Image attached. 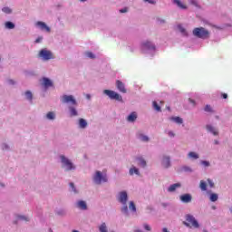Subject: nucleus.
Segmentation results:
<instances>
[{
	"label": "nucleus",
	"mask_w": 232,
	"mask_h": 232,
	"mask_svg": "<svg viewBox=\"0 0 232 232\" xmlns=\"http://www.w3.org/2000/svg\"><path fill=\"white\" fill-rule=\"evenodd\" d=\"M205 111H208V112L213 111V110L211 109V105H206Z\"/></svg>",
	"instance_id": "a19ab883"
},
{
	"label": "nucleus",
	"mask_w": 232,
	"mask_h": 232,
	"mask_svg": "<svg viewBox=\"0 0 232 232\" xmlns=\"http://www.w3.org/2000/svg\"><path fill=\"white\" fill-rule=\"evenodd\" d=\"M218 200V195L212 193L210 194V201L211 202H217Z\"/></svg>",
	"instance_id": "bb28decb"
},
{
	"label": "nucleus",
	"mask_w": 232,
	"mask_h": 232,
	"mask_svg": "<svg viewBox=\"0 0 232 232\" xmlns=\"http://www.w3.org/2000/svg\"><path fill=\"white\" fill-rule=\"evenodd\" d=\"M208 186L210 188H215V183L213 182V180H211L210 179H208Z\"/></svg>",
	"instance_id": "58836bf2"
},
{
	"label": "nucleus",
	"mask_w": 232,
	"mask_h": 232,
	"mask_svg": "<svg viewBox=\"0 0 232 232\" xmlns=\"http://www.w3.org/2000/svg\"><path fill=\"white\" fill-rule=\"evenodd\" d=\"M221 97H222L223 99H227V93H222V94H221Z\"/></svg>",
	"instance_id": "8fccbe9b"
},
{
	"label": "nucleus",
	"mask_w": 232,
	"mask_h": 232,
	"mask_svg": "<svg viewBox=\"0 0 232 232\" xmlns=\"http://www.w3.org/2000/svg\"><path fill=\"white\" fill-rule=\"evenodd\" d=\"M43 41V37H38L36 40H35V43H41Z\"/></svg>",
	"instance_id": "09e8293b"
},
{
	"label": "nucleus",
	"mask_w": 232,
	"mask_h": 232,
	"mask_svg": "<svg viewBox=\"0 0 232 232\" xmlns=\"http://www.w3.org/2000/svg\"><path fill=\"white\" fill-rule=\"evenodd\" d=\"M174 4L177 5V6H179V8H181V10H186V8H188V6H186V5L182 4V2H180V0H174Z\"/></svg>",
	"instance_id": "6ab92c4d"
},
{
	"label": "nucleus",
	"mask_w": 232,
	"mask_h": 232,
	"mask_svg": "<svg viewBox=\"0 0 232 232\" xmlns=\"http://www.w3.org/2000/svg\"><path fill=\"white\" fill-rule=\"evenodd\" d=\"M80 1H82V2H83V3H84V1H86V0H80Z\"/></svg>",
	"instance_id": "e2e57ef3"
},
{
	"label": "nucleus",
	"mask_w": 232,
	"mask_h": 232,
	"mask_svg": "<svg viewBox=\"0 0 232 232\" xmlns=\"http://www.w3.org/2000/svg\"><path fill=\"white\" fill-rule=\"evenodd\" d=\"M170 121H173L174 122H176V124H182V122H184V121L180 117H171Z\"/></svg>",
	"instance_id": "4be33fe9"
},
{
	"label": "nucleus",
	"mask_w": 232,
	"mask_h": 232,
	"mask_svg": "<svg viewBox=\"0 0 232 232\" xmlns=\"http://www.w3.org/2000/svg\"><path fill=\"white\" fill-rule=\"evenodd\" d=\"M134 232H143V231L140 229H136V230H134Z\"/></svg>",
	"instance_id": "5fc2aeb1"
},
{
	"label": "nucleus",
	"mask_w": 232,
	"mask_h": 232,
	"mask_svg": "<svg viewBox=\"0 0 232 232\" xmlns=\"http://www.w3.org/2000/svg\"><path fill=\"white\" fill-rule=\"evenodd\" d=\"M188 159H193L194 160H197V159L199 158L198 154L193 151L188 152Z\"/></svg>",
	"instance_id": "412c9836"
},
{
	"label": "nucleus",
	"mask_w": 232,
	"mask_h": 232,
	"mask_svg": "<svg viewBox=\"0 0 232 232\" xmlns=\"http://www.w3.org/2000/svg\"><path fill=\"white\" fill-rule=\"evenodd\" d=\"M5 28H8V30H14V28H15V24L12 22H6Z\"/></svg>",
	"instance_id": "a878e982"
},
{
	"label": "nucleus",
	"mask_w": 232,
	"mask_h": 232,
	"mask_svg": "<svg viewBox=\"0 0 232 232\" xmlns=\"http://www.w3.org/2000/svg\"><path fill=\"white\" fill-rule=\"evenodd\" d=\"M193 35L195 37H198V39H208L209 38V31L206 30L204 27H196L192 31Z\"/></svg>",
	"instance_id": "f257e3e1"
},
{
	"label": "nucleus",
	"mask_w": 232,
	"mask_h": 232,
	"mask_svg": "<svg viewBox=\"0 0 232 232\" xmlns=\"http://www.w3.org/2000/svg\"><path fill=\"white\" fill-rule=\"evenodd\" d=\"M46 117L49 121H53V119H55V113L52 112V111H49L47 114H46Z\"/></svg>",
	"instance_id": "cd10ccee"
},
{
	"label": "nucleus",
	"mask_w": 232,
	"mask_h": 232,
	"mask_svg": "<svg viewBox=\"0 0 232 232\" xmlns=\"http://www.w3.org/2000/svg\"><path fill=\"white\" fill-rule=\"evenodd\" d=\"M100 232H108V228L106 227V223H102L101 226H100Z\"/></svg>",
	"instance_id": "c756f323"
},
{
	"label": "nucleus",
	"mask_w": 232,
	"mask_h": 232,
	"mask_svg": "<svg viewBox=\"0 0 232 232\" xmlns=\"http://www.w3.org/2000/svg\"><path fill=\"white\" fill-rule=\"evenodd\" d=\"M201 164H202V166H205L206 168H208V166H210L209 161H207V160H201Z\"/></svg>",
	"instance_id": "e433bc0d"
},
{
	"label": "nucleus",
	"mask_w": 232,
	"mask_h": 232,
	"mask_svg": "<svg viewBox=\"0 0 232 232\" xmlns=\"http://www.w3.org/2000/svg\"><path fill=\"white\" fill-rule=\"evenodd\" d=\"M181 202H184L185 204H189L191 202V195L189 194H184L180 196Z\"/></svg>",
	"instance_id": "ddd939ff"
},
{
	"label": "nucleus",
	"mask_w": 232,
	"mask_h": 232,
	"mask_svg": "<svg viewBox=\"0 0 232 232\" xmlns=\"http://www.w3.org/2000/svg\"><path fill=\"white\" fill-rule=\"evenodd\" d=\"M121 14H126V12H128V8H123L120 10Z\"/></svg>",
	"instance_id": "a18cd8bd"
},
{
	"label": "nucleus",
	"mask_w": 232,
	"mask_h": 232,
	"mask_svg": "<svg viewBox=\"0 0 232 232\" xmlns=\"http://www.w3.org/2000/svg\"><path fill=\"white\" fill-rule=\"evenodd\" d=\"M153 108L154 110H156V111H160V106H159V103H157V102H153Z\"/></svg>",
	"instance_id": "72a5a7b5"
},
{
	"label": "nucleus",
	"mask_w": 232,
	"mask_h": 232,
	"mask_svg": "<svg viewBox=\"0 0 232 232\" xmlns=\"http://www.w3.org/2000/svg\"><path fill=\"white\" fill-rule=\"evenodd\" d=\"M25 97H26L27 101H32V99H33L32 92H30V91L25 92Z\"/></svg>",
	"instance_id": "2f4dec72"
},
{
	"label": "nucleus",
	"mask_w": 232,
	"mask_h": 232,
	"mask_svg": "<svg viewBox=\"0 0 232 232\" xmlns=\"http://www.w3.org/2000/svg\"><path fill=\"white\" fill-rule=\"evenodd\" d=\"M141 46L144 50H155V44L150 41L143 42Z\"/></svg>",
	"instance_id": "1a4fd4ad"
},
{
	"label": "nucleus",
	"mask_w": 232,
	"mask_h": 232,
	"mask_svg": "<svg viewBox=\"0 0 232 232\" xmlns=\"http://www.w3.org/2000/svg\"><path fill=\"white\" fill-rule=\"evenodd\" d=\"M93 180L95 184H101L102 182H108V176L106 173L102 174V172L97 170L95 175L93 176Z\"/></svg>",
	"instance_id": "7ed1b4c3"
},
{
	"label": "nucleus",
	"mask_w": 232,
	"mask_h": 232,
	"mask_svg": "<svg viewBox=\"0 0 232 232\" xmlns=\"http://www.w3.org/2000/svg\"><path fill=\"white\" fill-rule=\"evenodd\" d=\"M190 5H193L194 6H198V3L197 0H190Z\"/></svg>",
	"instance_id": "79ce46f5"
},
{
	"label": "nucleus",
	"mask_w": 232,
	"mask_h": 232,
	"mask_svg": "<svg viewBox=\"0 0 232 232\" xmlns=\"http://www.w3.org/2000/svg\"><path fill=\"white\" fill-rule=\"evenodd\" d=\"M88 126V122L84 119H80L79 120V127L82 128V130H84Z\"/></svg>",
	"instance_id": "f3484780"
},
{
	"label": "nucleus",
	"mask_w": 232,
	"mask_h": 232,
	"mask_svg": "<svg viewBox=\"0 0 232 232\" xmlns=\"http://www.w3.org/2000/svg\"><path fill=\"white\" fill-rule=\"evenodd\" d=\"M162 166L165 168H169V166H171V163L169 161V157L163 158Z\"/></svg>",
	"instance_id": "dca6fc26"
},
{
	"label": "nucleus",
	"mask_w": 232,
	"mask_h": 232,
	"mask_svg": "<svg viewBox=\"0 0 232 232\" xmlns=\"http://www.w3.org/2000/svg\"><path fill=\"white\" fill-rule=\"evenodd\" d=\"M118 200L121 202V204L126 206V203L128 202V193L126 191L120 192Z\"/></svg>",
	"instance_id": "6e6552de"
},
{
	"label": "nucleus",
	"mask_w": 232,
	"mask_h": 232,
	"mask_svg": "<svg viewBox=\"0 0 232 232\" xmlns=\"http://www.w3.org/2000/svg\"><path fill=\"white\" fill-rule=\"evenodd\" d=\"M103 93L108 95L109 99H111L112 101H119V102H122V96L114 91L104 90Z\"/></svg>",
	"instance_id": "20e7f679"
},
{
	"label": "nucleus",
	"mask_w": 232,
	"mask_h": 232,
	"mask_svg": "<svg viewBox=\"0 0 232 232\" xmlns=\"http://www.w3.org/2000/svg\"><path fill=\"white\" fill-rule=\"evenodd\" d=\"M70 112H71V117H76L77 113V110H75V108L73 107H70Z\"/></svg>",
	"instance_id": "c85d7f7f"
},
{
	"label": "nucleus",
	"mask_w": 232,
	"mask_h": 232,
	"mask_svg": "<svg viewBox=\"0 0 232 232\" xmlns=\"http://www.w3.org/2000/svg\"><path fill=\"white\" fill-rule=\"evenodd\" d=\"M116 88L119 90V92H121V93H126L127 92L124 83L120 80L116 81Z\"/></svg>",
	"instance_id": "9d476101"
},
{
	"label": "nucleus",
	"mask_w": 232,
	"mask_h": 232,
	"mask_svg": "<svg viewBox=\"0 0 232 232\" xmlns=\"http://www.w3.org/2000/svg\"><path fill=\"white\" fill-rule=\"evenodd\" d=\"M42 81V86H44V88H52V86H53V82H52V80L46 77H44Z\"/></svg>",
	"instance_id": "9b49d317"
},
{
	"label": "nucleus",
	"mask_w": 232,
	"mask_h": 232,
	"mask_svg": "<svg viewBox=\"0 0 232 232\" xmlns=\"http://www.w3.org/2000/svg\"><path fill=\"white\" fill-rule=\"evenodd\" d=\"M199 188L201 191H208V184L204 180H201L199 183Z\"/></svg>",
	"instance_id": "b1692460"
},
{
	"label": "nucleus",
	"mask_w": 232,
	"mask_h": 232,
	"mask_svg": "<svg viewBox=\"0 0 232 232\" xmlns=\"http://www.w3.org/2000/svg\"><path fill=\"white\" fill-rule=\"evenodd\" d=\"M163 232H169V231H168V228L164 227Z\"/></svg>",
	"instance_id": "864d4df0"
},
{
	"label": "nucleus",
	"mask_w": 232,
	"mask_h": 232,
	"mask_svg": "<svg viewBox=\"0 0 232 232\" xmlns=\"http://www.w3.org/2000/svg\"><path fill=\"white\" fill-rule=\"evenodd\" d=\"M215 144H218V140H216V141H215Z\"/></svg>",
	"instance_id": "13d9d810"
},
{
	"label": "nucleus",
	"mask_w": 232,
	"mask_h": 232,
	"mask_svg": "<svg viewBox=\"0 0 232 232\" xmlns=\"http://www.w3.org/2000/svg\"><path fill=\"white\" fill-rule=\"evenodd\" d=\"M179 30H180V33H181V34H184V32H186V29H184V28H182V27H180Z\"/></svg>",
	"instance_id": "3c124183"
},
{
	"label": "nucleus",
	"mask_w": 232,
	"mask_h": 232,
	"mask_svg": "<svg viewBox=\"0 0 232 232\" xmlns=\"http://www.w3.org/2000/svg\"><path fill=\"white\" fill-rule=\"evenodd\" d=\"M203 232H208V230L204 229Z\"/></svg>",
	"instance_id": "680f3d73"
},
{
	"label": "nucleus",
	"mask_w": 232,
	"mask_h": 232,
	"mask_svg": "<svg viewBox=\"0 0 232 232\" xmlns=\"http://www.w3.org/2000/svg\"><path fill=\"white\" fill-rule=\"evenodd\" d=\"M2 11L5 13V14H12V9H10L9 7H4L2 9Z\"/></svg>",
	"instance_id": "f704fd0d"
},
{
	"label": "nucleus",
	"mask_w": 232,
	"mask_h": 232,
	"mask_svg": "<svg viewBox=\"0 0 232 232\" xmlns=\"http://www.w3.org/2000/svg\"><path fill=\"white\" fill-rule=\"evenodd\" d=\"M133 173H135V175H139V169H137V168H131L130 169V175H133Z\"/></svg>",
	"instance_id": "473e14b6"
},
{
	"label": "nucleus",
	"mask_w": 232,
	"mask_h": 232,
	"mask_svg": "<svg viewBox=\"0 0 232 232\" xmlns=\"http://www.w3.org/2000/svg\"><path fill=\"white\" fill-rule=\"evenodd\" d=\"M186 221H183V224L187 227H195L196 229L200 227V225H198V221H197V219H195V217H193L189 214H188L186 216Z\"/></svg>",
	"instance_id": "f03ea898"
},
{
	"label": "nucleus",
	"mask_w": 232,
	"mask_h": 232,
	"mask_svg": "<svg viewBox=\"0 0 232 232\" xmlns=\"http://www.w3.org/2000/svg\"><path fill=\"white\" fill-rule=\"evenodd\" d=\"M127 121L129 122H135V121H137V112L133 111L131 112L128 117H127Z\"/></svg>",
	"instance_id": "2eb2a0df"
},
{
	"label": "nucleus",
	"mask_w": 232,
	"mask_h": 232,
	"mask_svg": "<svg viewBox=\"0 0 232 232\" xmlns=\"http://www.w3.org/2000/svg\"><path fill=\"white\" fill-rule=\"evenodd\" d=\"M62 163L66 168V171H72V169H75V167L73 166V163L70 161L66 157L61 156Z\"/></svg>",
	"instance_id": "0eeeda50"
},
{
	"label": "nucleus",
	"mask_w": 232,
	"mask_h": 232,
	"mask_svg": "<svg viewBox=\"0 0 232 232\" xmlns=\"http://www.w3.org/2000/svg\"><path fill=\"white\" fill-rule=\"evenodd\" d=\"M160 104H164V102H160Z\"/></svg>",
	"instance_id": "052dcab7"
},
{
	"label": "nucleus",
	"mask_w": 232,
	"mask_h": 232,
	"mask_svg": "<svg viewBox=\"0 0 232 232\" xmlns=\"http://www.w3.org/2000/svg\"><path fill=\"white\" fill-rule=\"evenodd\" d=\"M143 227H144L145 231H150L151 230V227L150 225L146 224V223L143 225Z\"/></svg>",
	"instance_id": "4c0bfd02"
},
{
	"label": "nucleus",
	"mask_w": 232,
	"mask_h": 232,
	"mask_svg": "<svg viewBox=\"0 0 232 232\" xmlns=\"http://www.w3.org/2000/svg\"><path fill=\"white\" fill-rule=\"evenodd\" d=\"M86 55L89 57V59H95V54H93L92 52H87Z\"/></svg>",
	"instance_id": "c9c22d12"
},
{
	"label": "nucleus",
	"mask_w": 232,
	"mask_h": 232,
	"mask_svg": "<svg viewBox=\"0 0 232 232\" xmlns=\"http://www.w3.org/2000/svg\"><path fill=\"white\" fill-rule=\"evenodd\" d=\"M72 232H79L78 230H72Z\"/></svg>",
	"instance_id": "bf43d9fd"
},
{
	"label": "nucleus",
	"mask_w": 232,
	"mask_h": 232,
	"mask_svg": "<svg viewBox=\"0 0 232 232\" xmlns=\"http://www.w3.org/2000/svg\"><path fill=\"white\" fill-rule=\"evenodd\" d=\"M62 102L63 104H72V106H77V101L73 95H63L62 97Z\"/></svg>",
	"instance_id": "39448f33"
},
{
	"label": "nucleus",
	"mask_w": 232,
	"mask_h": 232,
	"mask_svg": "<svg viewBox=\"0 0 232 232\" xmlns=\"http://www.w3.org/2000/svg\"><path fill=\"white\" fill-rule=\"evenodd\" d=\"M145 3H150V5H155V0H144Z\"/></svg>",
	"instance_id": "c03bdc74"
},
{
	"label": "nucleus",
	"mask_w": 232,
	"mask_h": 232,
	"mask_svg": "<svg viewBox=\"0 0 232 232\" xmlns=\"http://www.w3.org/2000/svg\"><path fill=\"white\" fill-rule=\"evenodd\" d=\"M122 213L128 214V206L125 204L121 208Z\"/></svg>",
	"instance_id": "ea45409f"
},
{
	"label": "nucleus",
	"mask_w": 232,
	"mask_h": 232,
	"mask_svg": "<svg viewBox=\"0 0 232 232\" xmlns=\"http://www.w3.org/2000/svg\"><path fill=\"white\" fill-rule=\"evenodd\" d=\"M129 208L130 211H133V213L137 211V207L135 206V203L133 201H130Z\"/></svg>",
	"instance_id": "393cba45"
},
{
	"label": "nucleus",
	"mask_w": 232,
	"mask_h": 232,
	"mask_svg": "<svg viewBox=\"0 0 232 232\" xmlns=\"http://www.w3.org/2000/svg\"><path fill=\"white\" fill-rule=\"evenodd\" d=\"M207 130L208 131H210V133H213V135H218V131L217 130V129L211 125H207Z\"/></svg>",
	"instance_id": "aec40b11"
},
{
	"label": "nucleus",
	"mask_w": 232,
	"mask_h": 232,
	"mask_svg": "<svg viewBox=\"0 0 232 232\" xmlns=\"http://www.w3.org/2000/svg\"><path fill=\"white\" fill-rule=\"evenodd\" d=\"M18 218L20 220H28V218H26V217H24V216H19Z\"/></svg>",
	"instance_id": "49530a36"
},
{
	"label": "nucleus",
	"mask_w": 232,
	"mask_h": 232,
	"mask_svg": "<svg viewBox=\"0 0 232 232\" xmlns=\"http://www.w3.org/2000/svg\"><path fill=\"white\" fill-rule=\"evenodd\" d=\"M39 57H42L44 61H50V59H53V54L49 50L42 49L39 53Z\"/></svg>",
	"instance_id": "423d86ee"
},
{
	"label": "nucleus",
	"mask_w": 232,
	"mask_h": 232,
	"mask_svg": "<svg viewBox=\"0 0 232 232\" xmlns=\"http://www.w3.org/2000/svg\"><path fill=\"white\" fill-rule=\"evenodd\" d=\"M138 139H140V140H142L143 142H148V140H150V138L142 133L138 134Z\"/></svg>",
	"instance_id": "5701e85b"
},
{
	"label": "nucleus",
	"mask_w": 232,
	"mask_h": 232,
	"mask_svg": "<svg viewBox=\"0 0 232 232\" xmlns=\"http://www.w3.org/2000/svg\"><path fill=\"white\" fill-rule=\"evenodd\" d=\"M139 166H141V168H146V160H144L142 158L139 159Z\"/></svg>",
	"instance_id": "7c9ffc66"
},
{
	"label": "nucleus",
	"mask_w": 232,
	"mask_h": 232,
	"mask_svg": "<svg viewBox=\"0 0 232 232\" xmlns=\"http://www.w3.org/2000/svg\"><path fill=\"white\" fill-rule=\"evenodd\" d=\"M10 84H14V81L10 80L9 81Z\"/></svg>",
	"instance_id": "6e6d98bb"
},
{
	"label": "nucleus",
	"mask_w": 232,
	"mask_h": 232,
	"mask_svg": "<svg viewBox=\"0 0 232 232\" xmlns=\"http://www.w3.org/2000/svg\"><path fill=\"white\" fill-rule=\"evenodd\" d=\"M188 101L191 102V104H195V100L188 99Z\"/></svg>",
	"instance_id": "603ef678"
},
{
	"label": "nucleus",
	"mask_w": 232,
	"mask_h": 232,
	"mask_svg": "<svg viewBox=\"0 0 232 232\" xmlns=\"http://www.w3.org/2000/svg\"><path fill=\"white\" fill-rule=\"evenodd\" d=\"M180 183H176V184H172L170 185V188H168V191L169 193H173V191H175L177 189V188H180Z\"/></svg>",
	"instance_id": "a211bd4d"
},
{
	"label": "nucleus",
	"mask_w": 232,
	"mask_h": 232,
	"mask_svg": "<svg viewBox=\"0 0 232 232\" xmlns=\"http://www.w3.org/2000/svg\"><path fill=\"white\" fill-rule=\"evenodd\" d=\"M90 98H91L90 94H87V99H90Z\"/></svg>",
	"instance_id": "4d7b16f0"
},
{
	"label": "nucleus",
	"mask_w": 232,
	"mask_h": 232,
	"mask_svg": "<svg viewBox=\"0 0 232 232\" xmlns=\"http://www.w3.org/2000/svg\"><path fill=\"white\" fill-rule=\"evenodd\" d=\"M36 26H39L41 30H44L45 32L50 33L51 29L44 22H36Z\"/></svg>",
	"instance_id": "f8f14e48"
},
{
	"label": "nucleus",
	"mask_w": 232,
	"mask_h": 232,
	"mask_svg": "<svg viewBox=\"0 0 232 232\" xmlns=\"http://www.w3.org/2000/svg\"><path fill=\"white\" fill-rule=\"evenodd\" d=\"M70 188H72L74 193H77V190L75 189V185L73 183H70Z\"/></svg>",
	"instance_id": "37998d69"
},
{
	"label": "nucleus",
	"mask_w": 232,
	"mask_h": 232,
	"mask_svg": "<svg viewBox=\"0 0 232 232\" xmlns=\"http://www.w3.org/2000/svg\"><path fill=\"white\" fill-rule=\"evenodd\" d=\"M77 208L85 211V209H88V205H86V201L80 200L77 202Z\"/></svg>",
	"instance_id": "4468645a"
},
{
	"label": "nucleus",
	"mask_w": 232,
	"mask_h": 232,
	"mask_svg": "<svg viewBox=\"0 0 232 232\" xmlns=\"http://www.w3.org/2000/svg\"><path fill=\"white\" fill-rule=\"evenodd\" d=\"M169 137H175V133L173 131H169L168 133Z\"/></svg>",
	"instance_id": "de8ad7c7"
}]
</instances>
